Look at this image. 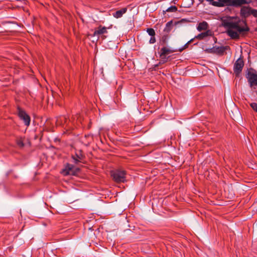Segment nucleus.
<instances>
[{"mask_svg":"<svg viewBox=\"0 0 257 257\" xmlns=\"http://www.w3.org/2000/svg\"><path fill=\"white\" fill-rule=\"evenodd\" d=\"M206 1L210 2L211 4L213 2H214V0H206Z\"/></svg>","mask_w":257,"mask_h":257,"instance_id":"obj_27","label":"nucleus"},{"mask_svg":"<svg viewBox=\"0 0 257 257\" xmlns=\"http://www.w3.org/2000/svg\"><path fill=\"white\" fill-rule=\"evenodd\" d=\"M107 33V28L100 25L94 32L93 36H99Z\"/></svg>","mask_w":257,"mask_h":257,"instance_id":"obj_12","label":"nucleus"},{"mask_svg":"<svg viewBox=\"0 0 257 257\" xmlns=\"http://www.w3.org/2000/svg\"><path fill=\"white\" fill-rule=\"evenodd\" d=\"M229 48V46H221V47H214L211 49V52L218 55H223L225 51Z\"/></svg>","mask_w":257,"mask_h":257,"instance_id":"obj_11","label":"nucleus"},{"mask_svg":"<svg viewBox=\"0 0 257 257\" xmlns=\"http://www.w3.org/2000/svg\"><path fill=\"white\" fill-rule=\"evenodd\" d=\"M256 23H257V20H256Z\"/></svg>","mask_w":257,"mask_h":257,"instance_id":"obj_31","label":"nucleus"},{"mask_svg":"<svg viewBox=\"0 0 257 257\" xmlns=\"http://www.w3.org/2000/svg\"><path fill=\"white\" fill-rule=\"evenodd\" d=\"M167 34L163 35L161 38V41L163 44H166L168 42V36Z\"/></svg>","mask_w":257,"mask_h":257,"instance_id":"obj_20","label":"nucleus"},{"mask_svg":"<svg viewBox=\"0 0 257 257\" xmlns=\"http://www.w3.org/2000/svg\"><path fill=\"white\" fill-rule=\"evenodd\" d=\"M80 171V169L76 168L73 165L67 163L65 168L63 170L62 173L64 175H73L75 176Z\"/></svg>","mask_w":257,"mask_h":257,"instance_id":"obj_4","label":"nucleus"},{"mask_svg":"<svg viewBox=\"0 0 257 257\" xmlns=\"http://www.w3.org/2000/svg\"><path fill=\"white\" fill-rule=\"evenodd\" d=\"M176 52V50H172L170 48L164 47L161 48L160 51L159 52V56L161 59V61L164 63L167 62L168 60V57L167 56L171 53Z\"/></svg>","mask_w":257,"mask_h":257,"instance_id":"obj_5","label":"nucleus"},{"mask_svg":"<svg viewBox=\"0 0 257 257\" xmlns=\"http://www.w3.org/2000/svg\"><path fill=\"white\" fill-rule=\"evenodd\" d=\"M185 21H186V20L185 19H182L180 21H177V22H175L174 25L176 26L177 25L181 24L183 22H185Z\"/></svg>","mask_w":257,"mask_h":257,"instance_id":"obj_24","label":"nucleus"},{"mask_svg":"<svg viewBox=\"0 0 257 257\" xmlns=\"http://www.w3.org/2000/svg\"><path fill=\"white\" fill-rule=\"evenodd\" d=\"M244 66V61L242 58L240 57L234 63L233 71L236 76H238L241 72Z\"/></svg>","mask_w":257,"mask_h":257,"instance_id":"obj_7","label":"nucleus"},{"mask_svg":"<svg viewBox=\"0 0 257 257\" xmlns=\"http://www.w3.org/2000/svg\"><path fill=\"white\" fill-rule=\"evenodd\" d=\"M250 107L252 109L257 112V103L255 102H252L250 104Z\"/></svg>","mask_w":257,"mask_h":257,"instance_id":"obj_21","label":"nucleus"},{"mask_svg":"<svg viewBox=\"0 0 257 257\" xmlns=\"http://www.w3.org/2000/svg\"><path fill=\"white\" fill-rule=\"evenodd\" d=\"M17 144H18V145L19 146H20V147H24V143H23V141H21V140H19V141H17Z\"/></svg>","mask_w":257,"mask_h":257,"instance_id":"obj_25","label":"nucleus"},{"mask_svg":"<svg viewBox=\"0 0 257 257\" xmlns=\"http://www.w3.org/2000/svg\"><path fill=\"white\" fill-rule=\"evenodd\" d=\"M211 35L212 32H211V31L207 30L204 32L198 34L197 36L195 37V38L199 40H202L208 36H211Z\"/></svg>","mask_w":257,"mask_h":257,"instance_id":"obj_15","label":"nucleus"},{"mask_svg":"<svg viewBox=\"0 0 257 257\" xmlns=\"http://www.w3.org/2000/svg\"><path fill=\"white\" fill-rule=\"evenodd\" d=\"M73 162L74 164H77L79 163H82L85 159V156L83 154L81 150H77L76 151L75 155L71 156Z\"/></svg>","mask_w":257,"mask_h":257,"instance_id":"obj_8","label":"nucleus"},{"mask_svg":"<svg viewBox=\"0 0 257 257\" xmlns=\"http://www.w3.org/2000/svg\"><path fill=\"white\" fill-rule=\"evenodd\" d=\"M252 11V8L248 6H243L240 10V16L245 19L248 18L249 16L252 15V13H251Z\"/></svg>","mask_w":257,"mask_h":257,"instance_id":"obj_9","label":"nucleus"},{"mask_svg":"<svg viewBox=\"0 0 257 257\" xmlns=\"http://www.w3.org/2000/svg\"><path fill=\"white\" fill-rule=\"evenodd\" d=\"M188 44H188V42H187V43L184 45V48L181 49V50H180V51L181 52V51H182L184 48H187V46H188Z\"/></svg>","mask_w":257,"mask_h":257,"instance_id":"obj_26","label":"nucleus"},{"mask_svg":"<svg viewBox=\"0 0 257 257\" xmlns=\"http://www.w3.org/2000/svg\"><path fill=\"white\" fill-rule=\"evenodd\" d=\"M193 41V39H192L190 40L189 41H188V43L189 44V43L192 42Z\"/></svg>","mask_w":257,"mask_h":257,"instance_id":"obj_28","label":"nucleus"},{"mask_svg":"<svg viewBox=\"0 0 257 257\" xmlns=\"http://www.w3.org/2000/svg\"><path fill=\"white\" fill-rule=\"evenodd\" d=\"M252 15L254 17L257 18V10L252 9V11L251 12Z\"/></svg>","mask_w":257,"mask_h":257,"instance_id":"obj_23","label":"nucleus"},{"mask_svg":"<svg viewBox=\"0 0 257 257\" xmlns=\"http://www.w3.org/2000/svg\"><path fill=\"white\" fill-rule=\"evenodd\" d=\"M246 77L247 79L250 87L257 85V73L256 71L250 68L247 70Z\"/></svg>","mask_w":257,"mask_h":257,"instance_id":"obj_3","label":"nucleus"},{"mask_svg":"<svg viewBox=\"0 0 257 257\" xmlns=\"http://www.w3.org/2000/svg\"><path fill=\"white\" fill-rule=\"evenodd\" d=\"M17 111L19 117L21 119L24 121L25 124L28 126L30 123V116L24 110L22 109L19 106L17 107Z\"/></svg>","mask_w":257,"mask_h":257,"instance_id":"obj_6","label":"nucleus"},{"mask_svg":"<svg viewBox=\"0 0 257 257\" xmlns=\"http://www.w3.org/2000/svg\"><path fill=\"white\" fill-rule=\"evenodd\" d=\"M177 8L175 6H171L170 7H169V8H168L166 12H176V11H177Z\"/></svg>","mask_w":257,"mask_h":257,"instance_id":"obj_18","label":"nucleus"},{"mask_svg":"<svg viewBox=\"0 0 257 257\" xmlns=\"http://www.w3.org/2000/svg\"><path fill=\"white\" fill-rule=\"evenodd\" d=\"M208 28V24L206 22L200 23L197 26V30L198 31L203 30H206Z\"/></svg>","mask_w":257,"mask_h":257,"instance_id":"obj_17","label":"nucleus"},{"mask_svg":"<svg viewBox=\"0 0 257 257\" xmlns=\"http://www.w3.org/2000/svg\"><path fill=\"white\" fill-rule=\"evenodd\" d=\"M173 22V20H171L166 24L165 27L164 29V32L166 34H169L172 29Z\"/></svg>","mask_w":257,"mask_h":257,"instance_id":"obj_16","label":"nucleus"},{"mask_svg":"<svg viewBox=\"0 0 257 257\" xmlns=\"http://www.w3.org/2000/svg\"><path fill=\"white\" fill-rule=\"evenodd\" d=\"M147 32L151 36H155V31L153 28H148L147 29Z\"/></svg>","mask_w":257,"mask_h":257,"instance_id":"obj_19","label":"nucleus"},{"mask_svg":"<svg viewBox=\"0 0 257 257\" xmlns=\"http://www.w3.org/2000/svg\"><path fill=\"white\" fill-rule=\"evenodd\" d=\"M232 0H218V2H213L212 5L215 7H221L225 5L232 6Z\"/></svg>","mask_w":257,"mask_h":257,"instance_id":"obj_10","label":"nucleus"},{"mask_svg":"<svg viewBox=\"0 0 257 257\" xmlns=\"http://www.w3.org/2000/svg\"><path fill=\"white\" fill-rule=\"evenodd\" d=\"M204 0H199V2H200V3L202 4L204 2Z\"/></svg>","mask_w":257,"mask_h":257,"instance_id":"obj_29","label":"nucleus"},{"mask_svg":"<svg viewBox=\"0 0 257 257\" xmlns=\"http://www.w3.org/2000/svg\"><path fill=\"white\" fill-rule=\"evenodd\" d=\"M221 23L226 29L227 35L233 40L239 39L240 35H244L250 30L246 21L237 17H224L221 19Z\"/></svg>","mask_w":257,"mask_h":257,"instance_id":"obj_1","label":"nucleus"},{"mask_svg":"<svg viewBox=\"0 0 257 257\" xmlns=\"http://www.w3.org/2000/svg\"><path fill=\"white\" fill-rule=\"evenodd\" d=\"M63 118H64L65 120H66V118H65V117H64V116H63Z\"/></svg>","mask_w":257,"mask_h":257,"instance_id":"obj_30","label":"nucleus"},{"mask_svg":"<svg viewBox=\"0 0 257 257\" xmlns=\"http://www.w3.org/2000/svg\"><path fill=\"white\" fill-rule=\"evenodd\" d=\"M249 2L246 0H232V6L235 7H240L242 5L248 4Z\"/></svg>","mask_w":257,"mask_h":257,"instance_id":"obj_14","label":"nucleus"},{"mask_svg":"<svg viewBox=\"0 0 257 257\" xmlns=\"http://www.w3.org/2000/svg\"><path fill=\"white\" fill-rule=\"evenodd\" d=\"M125 175L126 172L123 170H116L111 172V176L114 181L116 183L124 182Z\"/></svg>","mask_w":257,"mask_h":257,"instance_id":"obj_2","label":"nucleus"},{"mask_svg":"<svg viewBox=\"0 0 257 257\" xmlns=\"http://www.w3.org/2000/svg\"><path fill=\"white\" fill-rule=\"evenodd\" d=\"M156 40L155 36H151L150 40L149 41V43L150 44H154L156 42Z\"/></svg>","mask_w":257,"mask_h":257,"instance_id":"obj_22","label":"nucleus"},{"mask_svg":"<svg viewBox=\"0 0 257 257\" xmlns=\"http://www.w3.org/2000/svg\"><path fill=\"white\" fill-rule=\"evenodd\" d=\"M126 11H127V8H123L119 10L116 11L115 13H113L112 14V15L114 18H115L116 19L120 18L122 16V15L124 14H125L126 12Z\"/></svg>","mask_w":257,"mask_h":257,"instance_id":"obj_13","label":"nucleus"}]
</instances>
